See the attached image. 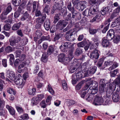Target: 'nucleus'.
<instances>
[{
	"instance_id": "obj_11",
	"label": "nucleus",
	"mask_w": 120,
	"mask_h": 120,
	"mask_svg": "<svg viewBox=\"0 0 120 120\" xmlns=\"http://www.w3.org/2000/svg\"><path fill=\"white\" fill-rule=\"evenodd\" d=\"M112 98L114 102H118L119 101V99L118 94L116 93H114L112 95Z\"/></svg>"
},
{
	"instance_id": "obj_63",
	"label": "nucleus",
	"mask_w": 120,
	"mask_h": 120,
	"mask_svg": "<svg viewBox=\"0 0 120 120\" xmlns=\"http://www.w3.org/2000/svg\"><path fill=\"white\" fill-rule=\"evenodd\" d=\"M103 61L104 60L103 58H101L100 59L98 63V65L99 68L101 66L102 64Z\"/></svg>"
},
{
	"instance_id": "obj_42",
	"label": "nucleus",
	"mask_w": 120,
	"mask_h": 120,
	"mask_svg": "<svg viewBox=\"0 0 120 120\" xmlns=\"http://www.w3.org/2000/svg\"><path fill=\"white\" fill-rule=\"evenodd\" d=\"M62 87L64 90H67L68 89V86L66 81L65 80H63L62 81Z\"/></svg>"
},
{
	"instance_id": "obj_17",
	"label": "nucleus",
	"mask_w": 120,
	"mask_h": 120,
	"mask_svg": "<svg viewBox=\"0 0 120 120\" xmlns=\"http://www.w3.org/2000/svg\"><path fill=\"white\" fill-rule=\"evenodd\" d=\"M113 83L115 84L114 90H115L116 85L118 86H120V77H117L113 81Z\"/></svg>"
},
{
	"instance_id": "obj_46",
	"label": "nucleus",
	"mask_w": 120,
	"mask_h": 120,
	"mask_svg": "<svg viewBox=\"0 0 120 120\" xmlns=\"http://www.w3.org/2000/svg\"><path fill=\"white\" fill-rule=\"evenodd\" d=\"M44 10L45 12H46L47 14L49 13V11L50 10V8L48 5H47L45 6L44 9Z\"/></svg>"
},
{
	"instance_id": "obj_62",
	"label": "nucleus",
	"mask_w": 120,
	"mask_h": 120,
	"mask_svg": "<svg viewBox=\"0 0 120 120\" xmlns=\"http://www.w3.org/2000/svg\"><path fill=\"white\" fill-rule=\"evenodd\" d=\"M5 102L3 100L0 98V109H2L4 105Z\"/></svg>"
},
{
	"instance_id": "obj_61",
	"label": "nucleus",
	"mask_w": 120,
	"mask_h": 120,
	"mask_svg": "<svg viewBox=\"0 0 120 120\" xmlns=\"http://www.w3.org/2000/svg\"><path fill=\"white\" fill-rule=\"evenodd\" d=\"M16 109L18 112L19 113H21L23 112V110L21 107L17 106L16 107Z\"/></svg>"
},
{
	"instance_id": "obj_37",
	"label": "nucleus",
	"mask_w": 120,
	"mask_h": 120,
	"mask_svg": "<svg viewBox=\"0 0 120 120\" xmlns=\"http://www.w3.org/2000/svg\"><path fill=\"white\" fill-rule=\"evenodd\" d=\"M67 103L68 105L69 106L75 104V102L73 100H68L67 101Z\"/></svg>"
},
{
	"instance_id": "obj_8",
	"label": "nucleus",
	"mask_w": 120,
	"mask_h": 120,
	"mask_svg": "<svg viewBox=\"0 0 120 120\" xmlns=\"http://www.w3.org/2000/svg\"><path fill=\"white\" fill-rule=\"evenodd\" d=\"M101 15L100 14H97L96 15L93 19L90 21L91 22H93L96 21L98 22L101 20Z\"/></svg>"
},
{
	"instance_id": "obj_22",
	"label": "nucleus",
	"mask_w": 120,
	"mask_h": 120,
	"mask_svg": "<svg viewBox=\"0 0 120 120\" xmlns=\"http://www.w3.org/2000/svg\"><path fill=\"white\" fill-rule=\"evenodd\" d=\"M49 24L50 22L49 20H46L45 22L44 27L45 29L47 30H48L50 28Z\"/></svg>"
},
{
	"instance_id": "obj_26",
	"label": "nucleus",
	"mask_w": 120,
	"mask_h": 120,
	"mask_svg": "<svg viewBox=\"0 0 120 120\" xmlns=\"http://www.w3.org/2000/svg\"><path fill=\"white\" fill-rule=\"evenodd\" d=\"M87 3V2L85 1L80 2V8L81 9V10H83L86 7Z\"/></svg>"
},
{
	"instance_id": "obj_15",
	"label": "nucleus",
	"mask_w": 120,
	"mask_h": 120,
	"mask_svg": "<svg viewBox=\"0 0 120 120\" xmlns=\"http://www.w3.org/2000/svg\"><path fill=\"white\" fill-rule=\"evenodd\" d=\"M54 46L52 45L50 46L47 51V55H49L51 54L54 51Z\"/></svg>"
},
{
	"instance_id": "obj_10",
	"label": "nucleus",
	"mask_w": 120,
	"mask_h": 120,
	"mask_svg": "<svg viewBox=\"0 0 120 120\" xmlns=\"http://www.w3.org/2000/svg\"><path fill=\"white\" fill-rule=\"evenodd\" d=\"M120 24V17H118L113 22H112L111 26L112 27H113L117 26Z\"/></svg>"
},
{
	"instance_id": "obj_39",
	"label": "nucleus",
	"mask_w": 120,
	"mask_h": 120,
	"mask_svg": "<svg viewBox=\"0 0 120 120\" xmlns=\"http://www.w3.org/2000/svg\"><path fill=\"white\" fill-rule=\"evenodd\" d=\"M13 49L12 47L10 46L7 47L5 49L6 52L7 53H9L13 51Z\"/></svg>"
},
{
	"instance_id": "obj_28",
	"label": "nucleus",
	"mask_w": 120,
	"mask_h": 120,
	"mask_svg": "<svg viewBox=\"0 0 120 120\" xmlns=\"http://www.w3.org/2000/svg\"><path fill=\"white\" fill-rule=\"evenodd\" d=\"M10 57V63L11 64H13L14 61V56L12 54L9 55L8 57Z\"/></svg>"
},
{
	"instance_id": "obj_31",
	"label": "nucleus",
	"mask_w": 120,
	"mask_h": 120,
	"mask_svg": "<svg viewBox=\"0 0 120 120\" xmlns=\"http://www.w3.org/2000/svg\"><path fill=\"white\" fill-rule=\"evenodd\" d=\"M64 47H65V48L67 49L68 48H70V47H72V49L73 46L74 45L73 44H72L71 45H70V43L68 42H66L64 43V44L63 45Z\"/></svg>"
},
{
	"instance_id": "obj_57",
	"label": "nucleus",
	"mask_w": 120,
	"mask_h": 120,
	"mask_svg": "<svg viewBox=\"0 0 120 120\" xmlns=\"http://www.w3.org/2000/svg\"><path fill=\"white\" fill-rule=\"evenodd\" d=\"M90 13L89 11V10L86 9L85 10L82 12V14L84 16H89Z\"/></svg>"
},
{
	"instance_id": "obj_41",
	"label": "nucleus",
	"mask_w": 120,
	"mask_h": 120,
	"mask_svg": "<svg viewBox=\"0 0 120 120\" xmlns=\"http://www.w3.org/2000/svg\"><path fill=\"white\" fill-rule=\"evenodd\" d=\"M118 66V65L117 63L116 62H115L112 66L110 67L109 68L108 70L109 71H111L117 67Z\"/></svg>"
},
{
	"instance_id": "obj_25",
	"label": "nucleus",
	"mask_w": 120,
	"mask_h": 120,
	"mask_svg": "<svg viewBox=\"0 0 120 120\" xmlns=\"http://www.w3.org/2000/svg\"><path fill=\"white\" fill-rule=\"evenodd\" d=\"M107 36L111 37L113 36V38L114 37V32L113 30L112 29H110L109 30L107 34Z\"/></svg>"
},
{
	"instance_id": "obj_51",
	"label": "nucleus",
	"mask_w": 120,
	"mask_h": 120,
	"mask_svg": "<svg viewBox=\"0 0 120 120\" xmlns=\"http://www.w3.org/2000/svg\"><path fill=\"white\" fill-rule=\"evenodd\" d=\"M11 28L10 24H7L5 25L4 27V30H8Z\"/></svg>"
},
{
	"instance_id": "obj_18",
	"label": "nucleus",
	"mask_w": 120,
	"mask_h": 120,
	"mask_svg": "<svg viewBox=\"0 0 120 120\" xmlns=\"http://www.w3.org/2000/svg\"><path fill=\"white\" fill-rule=\"evenodd\" d=\"M46 52H44L42 55L41 57V60L44 63L46 62L48 59V56L46 55Z\"/></svg>"
},
{
	"instance_id": "obj_33",
	"label": "nucleus",
	"mask_w": 120,
	"mask_h": 120,
	"mask_svg": "<svg viewBox=\"0 0 120 120\" xmlns=\"http://www.w3.org/2000/svg\"><path fill=\"white\" fill-rule=\"evenodd\" d=\"M48 90L51 94L52 95L54 94V91L52 88L51 86L49 84H48Z\"/></svg>"
},
{
	"instance_id": "obj_19",
	"label": "nucleus",
	"mask_w": 120,
	"mask_h": 120,
	"mask_svg": "<svg viewBox=\"0 0 120 120\" xmlns=\"http://www.w3.org/2000/svg\"><path fill=\"white\" fill-rule=\"evenodd\" d=\"M12 38L10 40V45L11 46H13L16 43L18 42L19 40H17V38Z\"/></svg>"
},
{
	"instance_id": "obj_7",
	"label": "nucleus",
	"mask_w": 120,
	"mask_h": 120,
	"mask_svg": "<svg viewBox=\"0 0 120 120\" xmlns=\"http://www.w3.org/2000/svg\"><path fill=\"white\" fill-rule=\"evenodd\" d=\"M83 73L82 71H79L77 72H76L75 73V76L74 75V76H75L76 78V80H78L83 77Z\"/></svg>"
},
{
	"instance_id": "obj_3",
	"label": "nucleus",
	"mask_w": 120,
	"mask_h": 120,
	"mask_svg": "<svg viewBox=\"0 0 120 120\" xmlns=\"http://www.w3.org/2000/svg\"><path fill=\"white\" fill-rule=\"evenodd\" d=\"M58 60L60 62H64L68 63L69 62V60L67 57H66L65 54L62 53L60 54L58 56Z\"/></svg>"
},
{
	"instance_id": "obj_49",
	"label": "nucleus",
	"mask_w": 120,
	"mask_h": 120,
	"mask_svg": "<svg viewBox=\"0 0 120 120\" xmlns=\"http://www.w3.org/2000/svg\"><path fill=\"white\" fill-rule=\"evenodd\" d=\"M87 95V92L85 90H83L82 91L80 94L81 97L83 98H84L85 96Z\"/></svg>"
},
{
	"instance_id": "obj_12",
	"label": "nucleus",
	"mask_w": 120,
	"mask_h": 120,
	"mask_svg": "<svg viewBox=\"0 0 120 120\" xmlns=\"http://www.w3.org/2000/svg\"><path fill=\"white\" fill-rule=\"evenodd\" d=\"M104 100L102 97L100 96H98L96 95L94 101L97 103H99V105H101V104L103 102Z\"/></svg>"
},
{
	"instance_id": "obj_14",
	"label": "nucleus",
	"mask_w": 120,
	"mask_h": 120,
	"mask_svg": "<svg viewBox=\"0 0 120 120\" xmlns=\"http://www.w3.org/2000/svg\"><path fill=\"white\" fill-rule=\"evenodd\" d=\"M30 63L28 60H26V61H24L22 62V63L20 64L18 67L19 69H21L22 68H23L26 65Z\"/></svg>"
},
{
	"instance_id": "obj_32",
	"label": "nucleus",
	"mask_w": 120,
	"mask_h": 120,
	"mask_svg": "<svg viewBox=\"0 0 120 120\" xmlns=\"http://www.w3.org/2000/svg\"><path fill=\"white\" fill-rule=\"evenodd\" d=\"M37 5V8L39 7V3L37 1H34L33 3V11H34L36 9V7Z\"/></svg>"
},
{
	"instance_id": "obj_23",
	"label": "nucleus",
	"mask_w": 120,
	"mask_h": 120,
	"mask_svg": "<svg viewBox=\"0 0 120 120\" xmlns=\"http://www.w3.org/2000/svg\"><path fill=\"white\" fill-rule=\"evenodd\" d=\"M39 101L38 100V98L36 97H34L31 100V104L33 105H36Z\"/></svg>"
},
{
	"instance_id": "obj_20",
	"label": "nucleus",
	"mask_w": 120,
	"mask_h": 120,
	"mask_svg": "<svg viewBox=\"0 0 120 120\" xmlns=\"http://www.w3.org/2000/svg\"><path fill=\"white\" fill-rule=\"evenodd\" d=\"M75 49L74 48H72V50L71 51H69V54L68 55V59L69 60V62L74 57V56L73 54V50Z\"/></svg>"
},
{
	"instance_id": "obj_6",
	"label": "nucleus",
	"mask_w": 120,
	"mask_h": 120,
	"mask_svg": "<svg viewBox=\"0 0 120 120\" xmlns=\"http://www.w3.org/2000/svg\"><path fill=\"white\" fill-rule=\"evenodd\" d=\"M6 74L7 76L10 79L14 80L15 78V75L14 72L12 71L8 70L7 71Z\"/></svg>"
},
{
	"instance_id": "obj_1",
	"label": "nucleus",
	"mask_w": 120,
	"mask_h": 120,
	"mask_svg": "<svg viewBox=\"0 0 120 120\" xmlns=\"http://www.w3.org/2000/svg\"><path fill=\"white\" fill-rule=\"evenodd\" d=\"M90 87L88 90V94H94L97 93L98 90V83L97 82L94 81L92 84H90Z\"/></svg>"
},
{
	"instance_id": "obj_35",
	"label": "nucleus",
	"mask_w": 120,
	"mask_h": 120,
	"mask_svg": "<svg viewBox=\"0 0 120 120\" xmlns=\"http://www.w3.org/2000/svg\"><path fill=\"white\" fill-rule=\"evenodd\" d=\"M45 19V17L43 16L41 18H38L37 20V22L39 23H42L43 22Z\"/></svg>"
},
{
	"instance_id": "obj_40",
	"label": "nucleus",
	"mask_w": 120,
	"mask_h": 120,
	"mask_svg": "<svg viewBox=\"0 0 120 120\" xmlns=\"http://www.w3.org/2000/svg\"><path fill=\"white\" fill-rule=\"evenodd\" d=\"M82 52V50L80 49L77 48L75 52V54L77 56H79Z\"/></svg>"
},
{
	"instance_id": "obj_36",
	"label": "nucleus",
	"mask_w": 120,
	"mask_h": 120,
	"mask_svg": "<svg viewBox=\"0 0 120 120\" xmlns=\"http://www.w3.org/2000/svg\"><path fill=\"white\" fill-rule=\"evenodd\" d=\"M118 72V71L117 69L114 70L113 71H111L110 73L111 76L112 77H115Z\"/></svg>"
},
{
	"instance_id": "obj_64",
	"label": "nucleus",
	"mask_w": 120,
	"mask_h": 120,
	"mask_svg": "<svg viewBox=\"0 0 120 120\" xmlns=\"http://www.w3.org/2000/svg\"><path fill=\"white\" fill-rule=\"evenodd\" d=\"M120 38H112V39L114 43H117L120 41Z\"/></svg>"
},
{
	"instance_id": "obj_24",
	"label": "nucleus",
	"mask_w": 120,
	"mask_h": 120,
	"mask_svg": "<svg viewBox=\"0 0 120 120\" xmlns=\"http://www.w3.org/2000/svg\"><path fill=\"white\" fill-rule=\"evenodd\" d=\"M53 10L58 9L59 10L61 9L62 7L61 5L59 3H56L53 6Z\"/></svg>"
},
{
	"instance_id": "obj_34",
	"label": "nucleus",
	"mask_w": 120,
	"mask_h": 120,
	"mask_svg": "<svg viewBox=\"0 0 120 120\" xmlns=\"http://www.w3.org/2000/svg\"><path fill=\"white\" fill-rule=\"evenodd\" d=\"M67 7L68 10L71 11L75 10L74 7L73 6H72L71 4V2H69L68 3Z\"/></svg>"
},
{
	"instance_id": "obj_13",
	"label": "nucleus",
	"mask_w": 120,
	"mask_h": 120,
	"mask_svg": "<svg viewBox=\"0 0 120 120\" xmlns=\"http://www.w3.org/2000/svg\"><path fill=\"white\" fill-rule=\"evenodd\" d=\"M6 108L8 110L11 115H13L15 114V110L12 107L7 105L6 106Z\"/></svg>"
},
{
	"instance_id": "obj_60",
	"label": "nucleus",
	"mask_w": 120,
	"mask_h": 120,
	"mask_svg": "<svg viewBox=\"0 0 120 120\" xmlns=\"http://www.w3.org/2000/svg\"><path fill=\"white\" fill-rule=\"evenodd\" d=\"M120 11V6H119L114 11V12L118 15Z\"/></svg>"
},
{
	"instance_id": "obj_4",
	"label": "nucleus",
	"mask_w": 120,
	"mask_h": 120,
	"mask_svg": "<svg viewBox=\"0 0 120 120\" xmlns=\"http://www.w3.org/2000/svg\"><path fill=\"white\" fill-rule=\"evenodd\" d=\"M99 56V54L98 52V51L97 50L95 49L92 52H91L90 53V57L91 58L94 60H95L94 62L96 63L97 62V60Z\"/></svg>"
},
{
	"instance_id": "obj_16",
	"label": "nucleus",
	"mask_w": 120,
	"mask_h": 120,
	"mask_svg": "<svg viewBox=\"0 0 120 120\" xmlns=\"http://www.w3.org/2000/svg\"><path fill=\"white\" fill-rule=\"evenodd\" d=\"M13 81H15L16 84L20 85L22 84L23 79L22 78H18L17 79L15 78V80Z\"/></svg>"
},
{
	"instance_id": "obj_59",
	"label": "nucleus",
	"mask_w": 120,
	"mask_h": 120,
	"mask_svg": "<svg viewBox=\"0 0 120 120\" xmlns=\"http://www.w3.org/2000/svg\"><path fill=\"white\" fill-rule=\"evenodd\" d=\"M83 84L82 82H81L76 86V89L77 90H79L80 89L82 85Z\"/></svg>"
},
{
	"instance_id": "obj_54",
	"label": "nucleus",
	"mask_w": 120,
	"mask_h": 120,
	"mask_svg": "<svg viewBox=\"0 0 120 120\" xmlns=\"http://www.w3.org/2000/svg\"><path fill=\"white\" fill-rule=\"evenodd\" d=\"M110 98H105V105H109L111 103V101L110 100Z\"/></svg>"
},
{
	"instance_id": "obj_21",
	"label": "nucleus",
	"mask_w": 120,
	"mask_h": 120,
	"mask_svg": "<svg viewBox=\"0 0 120 120\" xmlns=\"http://www.w3.org/2000/svg\"><path fill=\"white\" fill-rule=\"evenodd\" d=\"M102 45L104 47H107L108 46L109 44V41L106 39H102Z\"/></svg>"
},
{
	"instance_id": "obj_30",
	"label": "nucleus",
	"mask_w": 120,
	"mask_h": 120,
	"mask_svg": "<svg viewBox=\"0 0 120 120\" xmlns=\"http://www.w3.org/2000/svg\"><path fill=\"white\" fill-rule=\"evenodd\" d=\"M35 88L29 89L28 90V92L29 94L30 95H31L32 96L34 95L35 93Z\"/></svg>"
},
{
	"instance_id": "obj_29",
	"label": "nucleus",
	"mask_w": 120,
	"mask_h": 120,
	"mask_svg": "<svg viewBox=\"0 0 120 120\" xmlns=\"http://www.w3.org/2000/svg\"><path fill=\"white\" fill-rule=\"evenodd\" d=\"M20 25V24L19 23L14 24L12 26V29L14 30H17L19 28Z\"/></svg>"
},
{
	"instance_id": "obj_43",
	"label": "nucleus",
	"mask_w": 120,
	"mask_h": 120,
	"mask_svg": "<svg viewBox=\"0 0 120 120\" xmlns=\"http://www.w3.org/2000/svg\"><path fill=\"white\" fill-rule=\"evenodd\" d=\"M42 35V33L39 30H37L36 32L35 36V37L34 38H38L39 37H40Z\"/></svg>"
},
{
	"instance_id": "obj_47",
	"label": "nucleus",
	"mask_w": 120,
	"mask_h": 120,
	"mask_svg": "<svg viewBox=\"0 0 120 120\" xmlns=\"http://www.w3.org/2000/svg\"><path fill=\"white\" fill-rule=\"evenodd\" d=\"M19 1L17 3V1L15 0H12V3L15 6H17L19 5L21 2V0H19Z\"/></svg>"
},
{
	"instance_id": "obj_55",
	"label": "nucleus",
	"mask_w": 120,
	"mask_h": 120,
	"mask_svg": "<svg viewBox=\"0 0 120 120\" xmlns=\"http://www.w3.org/2000/svg\"><path fill=\"white\" fill-rule=\"evenodd\" d=\"M40 105L41 107L44 108H45L47 106L46 104L44 101H42L40 103Z\"/></svg>"
},
{
	"instance_id": "obj_44",
	"label": "nucleus",
	"mask_w": 120,
	"mask_h": 120,
	"mask_svg": "<svg viewBox=\"0 0 120 120\" xmlns=\"http://www.w3.org/2000/svg\"><path fill=\"white\" fill-rule=\"evenodd\" d=\"M107 9L106 7H103L101 11V13L102 15H105L107 12Z\"/></svg>"
},
{
	"instance_id": "obj_56",
	"label": "nucleus",
	"mask_w": 120,
	"mask_h": 120,
	"mask_svg": "<svg viewBox=\"0 0 120 120\" xmlns=\"http://www.w3.org/2000/svg\"><path fill=\"white\" fill-rule=\"evenodd\" d=\"M79 67V66H74L73 67H71L70 68V71L72 73H73L75 71V69H77Z\"/></svg>"
},
{
	"instance_id": "obj_9",
	"label": "nucleus",
	"mask_w": 120,
	"mask_h": 120,
	"mask_svg": "<svg viewBox=\"0 0 120 120\" xmlns=\"http://www.w3.org/2000/svg\"><path fill=\"white\" fill-rule=\"evenodd\" d=\"M31 18V16H30L27 12L26 11L21 17V21H23L27 19H30Z\"/></svg>"
},
{
	"instance_id": "obj_45",
	"label": "nucleus",
	"mask_w": 120,
	"mask_h": 120,
	"mask_svg": "<svg viewBox=\"0 0 120 120\" xmlns=\"http://www.w3.org/2000/svg\"><path fill=\"white\" fill-rule=\"evenodd\" d=\"M97 67L95 66L93 67L90 70H89L91 74H94L96 71Z\"/></svg>"
},
{
	"instance_id": "obj_38",
	"label": "nucleus",
	"mask_w": 120,
	"mask_h": 120,
	"mask_svg": "<svg viewBox=\"0 0 120 120\" xmlns=\"http://www.w3.org/2000/svg\"><path fill=\"white\" fill-rule=\"evenodd\" d=\"M7 92L10 94H12L14 95H15V92L12 88H8L7 89Z\"/></svg>"
},
{
	"instance_id": "obj_53",
	"label": "nucleus",
	"mask_w": 120,
	"mask_h": 120,
	"mask_svg": "<svg viewBox=\"0 0 120 120\" xmlns=\"http://www.w3.org/2000/svg\"><path fill=\"white\" fill-rule=\"evenodd\" d=\"M83 74L84 77L88 76L91 74L89 70L84 71Z\"/></svg>"
},
{
	"instance_id": "obj_5",
	"label": "nucleus",
	"mask_w": 120,
	"mask_h": 120,
	"mask_svg": "<svg viewBox=\"0 0 120 120\" xmlns=\"http://www.w3.org/2000/svg\"><path fill=\"white\" fill-rule=\"evenodd\" d=\"M68 21L67 20H60L58 22L57 26L61 28L60 30H62L68 24Z\"/></svg>"
},
{
	"instance_id": "obj_48",
	"label": "nucleus",
	"mask_w": 120,
	"mask_h": 120,
	"mask_svg": "<svg viewBox=\"0 0 120 120\" xmlns=\"http://www.w3.org/2000/svg\"><path fill=\"white\" fill-rule=\"evenodd\" d=\"M105 86H104L103 85H102L100 86L99 91L101 93H103L105 90Z\"/></svg>"
},
{
	"instance_id": "obj_52",
	"label": "nucleus",
	"mask_w": 120,
	"mask_h": 120,
	"mask_svg": "<svg viewBox=\"0 0 120 120\" xmlns=\"http://www.w3.org/2000/svg\"><path fill=\"white\" fill-rule=\"evenodd\" d=\"M89 43L90 46V49L91 50L93 49L96 48V46L95 45V44L93 45L92 42H90Z\"/></svg>"
},
{
	"instance_id": "obj_2",
	"label": "nucleus",
	"mask_w": 120,
	"mask_h": 120,
	"mask_svg": "<svg viewBox=\"0 0 120 120\" xmlns=\"http://www.w3.org/2000/svg\"><path fill=\"white\" fill-rule=\"evenodd\" d=\"M98 6L96 5L91 6L89 8V16H93L97 14L98 12Z\"/></svg>"
},
{
	"instance_id": "obj_58",
	"label": "nucleus",
	"mask_w": 120,
	"mask_h": 120,
	"mask_svg": "<svg viewBox=\"0 0 120 120\" xmlns=\"http://www.w3.org/2000/svg\"><path fill=\"white\" fill-rule=\"evenodd\" d=\"M113 64V62L112 61H107L105 62L104 65L105 66H109Z\"/></svg>"
},
{
	"instance_id": "obj_50",
	"label": "nucleus",
	"mask_w": 120,
	"mask_h": 120,
	"mask_svg": "<svg viewBox=\"0 0 120 120\" xmlns=\"http://www.w3.org/2000/svg\"><path fill=\"white\" fill-rule=\"evenodd\" d=\"M21 118L23 120H27L29 119V117L27 114H23L21 116Z\"/></svg>"
},
{
	"instance_id": "obj_27",
	"label": "nucleus",
	"mask_w": 120,
	"mask_h": 120,
	"mask_svg": "<svg viewBox=\"0 0 120 120\" xmlns=\"http://www.w3.org/2000/svg\"><path fill=\"white\" fill-rule=\"evenodd\" d=\"M12 9L10 5L7 8L6 10L3 12L4 14L7 15L10 12Z\"/></svg>"
}]
</instances>
